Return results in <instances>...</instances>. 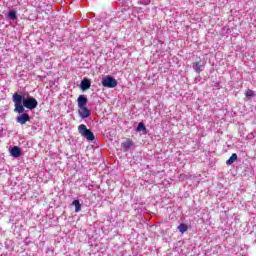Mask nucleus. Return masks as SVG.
<instances>
[{
  "mask_svg": "<svg viewBox=\"0 0 256 256\" xmlns=\"http://www.w3.org/2000/svg\"><path fill=\"white\" fill-rule=\"evenodd\" d=\"M15 104L14 111L16 113H23L26 109H35L37 107V100L35 98H23V97H14L13 99Z\"/></svg>",
  "mask_w": 256,
  "mask_h": 256,
  "instance_id": "f257e3e1",
  "label": "nucleus"
},
{
  "mask_svg": "<svg viewBox=\"0 0 256 256\" xmlns=\"http://www.w3.org/2000/svg\"><path fill=\"white\" fill-rule=\"evenodd\" d=\"M78 133L81 134V137L87 139V141H95V135L89 129H87L85 124L78 126Z\"/></svg>",
  "mask_w": 256,
  "mask_h": 256,
  "instance_id": "f03ea898",
  "label": "nucleus"
},
{
  "mask_svg": "<svg viewBox=\"0 0 256 256\" xmlns=\"http://www.w3.org/2000/svg\"><path fill=\"white\" fill-rule=\"evenodd\" d=\"M103 87H108L109 89H113L117 87V80L111 76H106L102 79Z\"/></svg>",
  "mask_w": 256,
  "mask_h": 256,
  "instance_id": "7ed1b4c3",
  "label": "nucleus"
},
{
  "mask_svg": "<svg viewBox=\"0 0 256 256\" xmlns=\"http://www.w3.org/2000/svg\"><path fill=\"white\" fill-rule=\"evenodd\" d=\"M78 113L82 119H87V117H91V111L87 108V106L79 108Z\"/></svg>",
  "mask_w": 256,
  "mask_h": 256,
  "instance_id": "20e7f679",
  "label": "nucleus"
},
{
  "mask_svg": "<svg viewBox=\"0 0 256 256\" xmlns=\"http://www.w3.org/2000/svg\"><path fill=\"white\" fill-rule=\"evenodd\" d=\"M80 87H81L82 91H87V89H89L91 87V81L87 78H84L81 81Z\"/></svg>",
  "mask_w": 256,
  "mask_h": 256,
  "instance_id": "39448f33",
  "label": "nucleus"
},
{
  "mask_svg": "<svg viewBox=\"0 0 256 256\" xmlns=\"http://www.w3.org/2000/svg\"><path fill=\"white\" fill-rule=\"evenodd\" d=\"M16 121L21 125H25V123L29 121V114H21L16 118Z\"/></svg>",
  "mask_w": 256,
  "mask_h": 256,
  "instance_id": "423d86ee",
  "label": "nucleus"
},
{
  "mask_svg": "<svg viewBox=\"0 0 256 256\" xmlns=\"http://www.w3.org/2000/svg\"><path fill=\"white\" fill-rule=\"evenodd\" d=\"M12 157H21V148L14 146L10 151Z\"/></svg>",
  "mask_w": 256,
  "mask_h": 256,
  "instance_id": "0eeeda50",
  "label": "nucleus"
},
{
  "mask_svg": "<svg viewBox=\"0 0 256 256\" xmlns=\"http://www.w3.org/2000/svg\"><path fill=\"white\" fill-rule=\"evenodd\" d=\"M122 147L123 149H125V151H129V149H131V147H133V140L128 139L125 142L122 143Z\"/></svg>",
  "mask_w": 256,
  "mask_h": 256,
  "instance_id": "6e6552de",
  "label": "nucleus"
},
{
  "mask_svg": "<svg viewBox=\"0 0 256 256\" xmlns=\"http://www.w3.org/2000/svg\"><path fill=\"white\" fill-rule=\"evenodd\" d=\"M78 107H79V109H81L83 107H87V98L86 97L78 98Z\"/></svg>",
  "mask_w": 256,
  "mask_h": 256,
  "instance_id": "1a4fd4ad",
  "label": "nucleus"
},
{
  "mask_svg": "<svg viewBox=\"0 0 256 256\" xmlns=\"http://www.w3.org/2000/svg\"><path fill=\"white\" fill-rule=\"evenodd\" d=\"M192 67L196 73H201V71H203V66L200 62H194Z\"/></svg>",
  "mask_w": 256,
  "mask_h": 256,
  "instance_id": "9d476101",
  "label": "nucleus"
},
{
  "mask_svg": "<svg viewBox=\"0 0 256 256\" xmlns=\"http://www.w3.org/2000/svg\"><path fill=\"white\" fill-rule=\"evenodd\" d=\"M72 205L75 207L76 213H79V211H81V202H79V200H74L72 202Z\"/></svg>",
  "mask_w": 256,
  "mask_h": 256,
  "instance_id": "9b49d317",
  "label": "nucleus"
},
{
  "mask_svg": "<svg viewBox=\"0 0 256 256\" xmlns=\"http://www.w3.org/2000/svg\"><path fill=\"white\" fill-rule=\"evenodd\" d=\"M237 160V154L233 153L226 161V165H233V162Z\"/></svg>",
  "mask_w": 256,
  "mask_h": 256,
  "instance_id": "f8f14e48",
  "label": "nucleus"
},
{
  "mask_svg": "<svg viewBox=\"0 0 256 256\" xmlns=\"http://www.w3.org/2000/svg\"><path fill=\"white\" fill-rule=\"evenodd\" d=\"M8 17H9L12 21H15V19H17V12H15V10L9 11Z\"/></svg>",
  "mask_w": 256,
  "mask_h": 256,
  "instance_id": "ddd939ff",
  "label": "nucleus"
},
{
  "mask_svg": "<svg viewBox=\"0 0 256 256\" xmlns=\"http://www.w3.org/2000/svg\"><path fill=\"white\" fill-rule=\"evenodd\" d=\"M188 229L189 227H187V225L183 223L178 226V230L180 231V233H185Z\"/></svg>",
  "mask_w": 256,
  "mask_h": 256,
  "instance_id": "4468645a",
  "label": "nucleus"
},
{
  "mask_svg": "<svg viewBox=\"0 0 256 256\" xmlns=\"http://www.w3.org/2000/svg\"><path fill=\"white\" fill-rule=\"evenodd\" d=\"M136 131H138V132L147 131V128L145 127V124H143V122H140L138 124V127H137Z\"/></svg>",
  "mask_w": 256,
  "mask_h": 256,
  "instance_id": "2eb2a0df",
  "label": "nucleus"
},
{
  "mask_svg": "<svg viewBox=\"0 0 256 256\" xmlns=\"http://www.w3.org/2000/svg\"><path fill=\"white\" fill-rule=\"evenodd\" d=\"M253 95H255V92H253L252 90H248L246 92V97H253Z\"/></svg>",
  "mask_w": 256,
  "mask_h": 256,
  "instance_id": "dca6fc26",
  "label": "nucleus"
},
{
  "mask_svg": "<svg viewBox=\"0 0 256 256\" xmlns=\"http://www.w3.org/2000/svg\"><path fill=\"white\" fill-rule=\"evenodd\" d=\"M13 97H21L18 93L13 94Z\"/></svg>",
  "mask_w": 256,
  "mask_h": 256,
  "instance_id": "f3484780",
  "label": "nucleus"
},
{
  "mask_svg": "<svg viewBox=\"0 0 256 256\" xmlns=\"http://www.w3.org/2000/svg\"><path fill=\"white\" fill-rule=\"evenodd\" d=\"M79 97H83V95H79Z\"/></svg>",
  "mask_w": 256,
  "mask_h": 256,
  "instance_id": "a211bd4d",
  "label": "nucleus"
}]
</instances>
